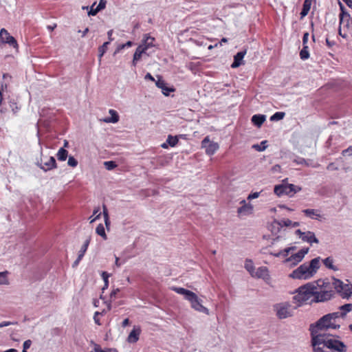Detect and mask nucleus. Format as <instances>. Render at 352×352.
I'll use <instances>...</instances> for the list:
<instances>
[{"instance_id":"25","label":"nucleus","mask_w":352,"mask_h":352,"mask_svg":"<svg viewBox=\"0 0 352 352\" xmlns=\"http://www.w3.org/2000/svg\"><path fill=\"white\" fill-rule=\"evenodd\" d=\"M339 311H336L338 313V316L340 319V318L344 317L349 312L352 311V304L348 303L344 305L339 307Z\"/></svg>"},{"instance_id":"34","label":"nucleus","mask_w":352,"mask_h":352,"mask_svg":"<svg viewBox=\"0 0 352 352\" xmlns=\"http://www.w3.org/2000/svg\"><path fill=\"white\" fill-rule=\"evenodd\" d=\"M244 267L252 276V275L255 271V268H254L253 262L251 260H246L245 262Z\"/></svg>"},{"instance_id":"1","label":"nucleus","mask_w":352,"mask_h":352,"mask_svg":"<svg viewBox=\"0 0 352 352\" xmlns=\"http://www.w3.org/2000/svg\"><path fill=\"white\" fill-rule=\"evenodd\" d=\"M314 352H346V346L332 335H311Z\"/></svg>"},{"instance_id":"42","label":"nucleus","mask_w":352,"mask_h":352,"mask_svg":"<svg viewBox=\"0 0 352 352\" xmlns=\"http://www.w3.org/2000/svg\"><path fill=\"white\" fill-rule=\"evenodd\" d=\"M274 193L278 196H281L285 194V186L284 185H278L274 187Z\"/></svg>"},{"instance_id":"14","label":"nucleus","mask_w":352,"mask_h":352,"mask_svg":"<svg viewBox=\"0 0 352 352\" xmlns=\"http://www.w3.org/2000/svg\"><path fill=\"white\" fill-rule=\"evenodd\" d=\"M0 41L3 43H8L15 49L18 48L16 40L4 28L0 30Z\"/></svg>"},{"instance_id":"9","label":"nucleus","mask_w":352,"mask_h":352,"mask_svg":"<svg viewBox=\"0 0 352 352\" xmlns=\"http://www.w3.org/2000/svg\"><path fill=\"white\" fill-rule=\"evenodd\" d=\"M308 252L309 248L301 249L298 252L293 254L290 256L286 258L283 263L287 267H295L302 261L305 256L308 253Z\"/></svg>"},{"instance_id":"4","label":"nucleus","mask_w":352,"mask_h":352,"mask_svg":"<svg viewBox=\"0 0 352 352\" xmlns=\"http://www.w3.org/2000/svg\"><path fill=\"white\" fill-rule=\"evenodd\" d=\"M321 258L318 256L311 259L309 263H304L294 270L289 277L294 279L307 280L312 278L320 267Z\"/></svg>"},{"instance_id":"52","label":"nucleus","mask_w":352,"mask_h":352,"mask_svg":"<svg viewBox=\"0 0 352 352\" xmlns=\"http://www.w3.org/2000/svg\"><path fill=\"white\" fill-rule=\"evenodd\" d=\"M106 0H100L98 5L96 6L98 8V10H103L106 6Z\"/></svg>"},{"instance_id":"36","label":"nucleus","mask_w":352,"mask_h":352,"mask_svg":"<svg viewBox=\"0 0 352 352\" xmlns=\"http://www.w3.org/2000/svg\"><path fill=\"white\" fill-rule=\"evenodd\" d=\"M311 3L309 0H305L303 3V8L300 12L301 16H306L310 10Z\"/></svg>"},{"instance_id":"61","label":"nucleus","mask_w":352,"mask_h":352,"mask_svg":"<svg viewBox=\"0 0 352 352\" xmlns=\"http://www.w3.org/2000/svg\"><path fill=\"white\" fill-rule=\"evenodd\" d=\"M7 87H8V86H7V85H6V83H3V82L1 83V84H0V94H2V93H3V91L5 89H7Z\"/></svg>"},{"instance_id":"10","label":"nucleus","mask_w":352,"mask_h":352,"mask_svg":"<svg viewBox=\"0 0 352 352\" xmlns=\"http://www.w3.org/2000/svg\"><path fill=\"white\" fill-rule=\"evenodd\" d=\"M335 291L342 298H349L352 296V284L344 283L342 280L336 278Z\"/></svg>"},{"instance_id":"53","label":"nucleus","mask_w":352,"mask_h":352,"mask_svg":"<svg viewBox=\"0 0 352 352\" xmlns=\"http://www.w3.org/2000/svg\"><path fill=\"white\" fill-rule=\"evenodd\" d=\"M260 195V192H253L252 194H250L248 196V200H252V199H256L259 197Z\"/></svg>"},{"instance_id":"35","label":"nucleus","mask_w":352,"mask_h":352,"mask_svg":"<svg viewBox=\"0 0 352 352\" xmlns=\"http://www.w3.org/2000/svg\"><path fill=\"white\" fill-rule=\"evenodd\" d=\"M96 232L98 235L102 236L103 239L106 240L107 239V234L105 233L104 227L102 223L99 224L96 227Z\"/></svg>"},{"instance_id":"48","label":"nucleus","mask_w":352,"mask_h":352,"mask_svg":"<svg viewBox=\"0 0 352 352\" xmlns=\"http://www.w3.org/2000/svg\"><path fill=\"white\" fill-rule=\"evenodd\" d=\"M105 168L109 170H113L114 168L116 167V164L113 161H107L104 163Z\"/></svg>"},{"instance_id":"32","label":"nucleus","mask_w":352,"mask_h":352,"mask_svg":"<svg viewBox=\"0 0 352 352\" xmlns=\"http://www.w3.org/2000/svg\"><path fill=\"white\" fill-rule=\"evenodd\" d=\"M89 242H90V239H87L83 245H82L80 251L78 252V257H79V259H82L85 254V252H87V248H88V246H89Z\"/></svg>"},{"instance_id":"17","label":"nucleus","mask_w":352,"mask_h":352,"mask_svg":"<svg viewBox=\"0 0 352 352\" xmlns=\"http://www.w3.org/2000/svg\"><path fill=\"white\" fill-rule=\"evenodd\" d=\"M293 162L296 164L303 165L305 166H311L313 168H317L319 166V164L318 163L314 162L311 160H306L301 157H296L293 160Z\"/></svg>"},{"instance_id":"46","label":"nucleus","mask_w":352,"mask_h":352,"mask_svg":"<svg viewBox=\"0 0 352 352\" xmlns=\"http://www.w3.org/2000/svg\"><path fill=\"white\" fill-rule=\"evenodd\" d=\"M278 224L280 226L289 227V226H292V221L291 220H289V219H283L279 221Z\"/></svg>"},{"instance_id":"40","label":"nucleus","mask_w":352,"mask_h":352,"mask_svg":"<svg viewBox=\"0 0 352 352\" xmlns=\"http://www.w3.org/2000/svg\"><path fill=\"white\" fill-rule=\"evenodd\" d=\"M101 276L104 280V286L102 287V290H104L107 289L109 287V278L110 276V274L107 273V272H102L101 274Z\"/></svg>"},{"instance_id":"60","label":"nucleus","mask_w":352,"mask_h":352,"mask_svg":"<svg viewBox=\"0 0 352 352\" xmlns=\"http://www.w3.org/2000/svg\"><path fill=\"white\" fill-rule=\"evenodd\" d=\"M104 224H105V226L107 228V230H109V227H110V220H109V217H106V218H104Z\"/></svg>"},{"instance_id":"8","label":"nucleus","mask_w":352,"mask_h":352,"mask_svg":"<svg viewBox=\"0 0 352 352\" xmlns=\"http://www.w3.org/2000/svg\"><path fill=\"white\" fill-rule=\"evenodd\" d=\"M274 310L279 319H285L293 315V308L289 302H283L274 305Z\"/></svg>"},{"instance_id":"45","label":"nucleus","mask_w":352,"mask_h":352,"mask_svg":"<svg viewBox=\"0 0 352 352\" xmlns=\"http://www.w3.org/2000/svg\"><path fill=\"white\" fill-rule=\"evenodd\" d=\"M266 142H267L266 141H263V142H261L260 145L259 144H254L252 146V148L256 149L258 151H263L267 147V146L265 145Z\"/></svg>"},{"instance_id":"22","label":"nucleus","mask_w":352,"mask_h":352,"mask_svg":"<svg viewBox=\"0 0 352 352\" xmlns=\"http://www.w3.org/2000/svg\"><path fill=\"white\" fill-rule=\"evenodd\" d=\"M109 113L111 115V117L104 118L101 121L105 123H117L119 121V116L116 111L109 109Z\"/></svg>"},{"instance_id":"28","label":"nucleus","mask_w":352,"mask_h":352,"mask_svg":"<svg viewBox=\"0 0 352 352\" xmlns=\"http://www.w3.org/2000/svg\"><path fill=\"white\" fill-rule=\"evenodd\" d=\"M265 119L266 116L265 115L256 114L252 117L251 120L255 126L260 127L265 121Z\"/></svg>"},{"instance_id":"16","label":"nucleus","mask_w":352,"mask_h":352,"mask_svg":"<svg viewBox=\"0 0 352 352\" xmlns=\"http://www.w3.org/2000/svg\"><path fill=\"white\" fill-rule=\"evenodd\" d=\"M241 206L237 209V213L239 216H248L253 213L254 208L253 206L247 203L245 200L240 201Z\"/></svg>"},{"instance_id":"49","label":"nucleus","mask_w":352,"mask_h":352,"mask_svg":"<svg viewBox=\"0 0 352 352\" xmlns=\"http://www.w3.org/2000/svg\"><path fill=\"white\" fill-rule=\"evenodd\" d=\"M133 45V43L131 41H127L126 43L124 44H122V45H120L117 50H116V52H119L120 50H123L124 48H128V47H130Z\"/></svg>"},{"instance_id":"20","label":"nucleus","mask_w":352,"mask_h":352,"mask_svg":"<svg viewBox=\"0 0 352 352\" xmlns=\"http://www.w3.org/2000/svg\"><path fill=\"white\" fill-rule=\"evenodd\" d=\"M155 85L158 88L162 89L163 94L165 96H168L170 92L174 91L173 88L168 87L165 81L160 78L156 81Z\"/></svg>"},{"instance_id":"12","label":"nucleus","mask_w":352,"mask_h":352,"mask_svg":"<svg viewBox=\"0 0 352 352\" xmlns=\"http://www.w3.org/2000/svg\"><path fill=\"white\" fill-rule=\"evenodd\" d=\"M201 148L205 149L207 155H212L219 149V145L217 142L211 141L209 136H206L201 141Z\"/></svg>"},{"instance_id":"38","label":"nucleus","mask_w":352,"mask_h":352,"mask_svg":"<svg viewBox=\"0 0 352 352\" xmlns=\"http://www.w3.org/2000/svg\"><path fill=\"white\" fill-rule=\"evenodd\" d=\"M285 113L284 112H281V111L276 112L274 114H273L270 117V120L271 121L280 120L283 119V118L285 117Z\"/></svg>"},{"instance_id":"15","label":"nucleus","mask_w":352,"mask_h":352,"mask_svg":"<svg viewBox=\"0 0 352 352\" xmlns=\"http://www.w3.org/2000/svg\"><path fill=\"white\" fill-rule=\"evenodd\" d=\"M252 277L256 278H261L264 280L266 283H268L270 280V275L269 273V270L267 267L262 266L258 267L256 270H255Z\"/></svg>"},{"instance_id":"18","label":"nucleus","mask_w":352,"mask_h":352,"mask_svg":"<svg viewBox=\"0 0 352 352\" xmlns=\"http://www.w3.org/2000/svg\"><path fill=\"white\" fill-rule=\"evenodd\" d=\"M141 333V329L140 327H133L132 331L130 332L127 338V341L129 343H135L138 340Z\"/></svg>"},{"instance_id":"33","label":"nucleus","mask_w":352,"mask_h":352,"mask_svg":"<svg viewBox=\"0 0 352 352\" xmlns=\"http://www.w3.org/2000/svg\"><path fill=\"white\" fill-rule=\"evenodd\" d=\"M8 274L9 272L4 271L0 272V285H9V280H8Z\"/></svg>"},{"instance_id":"47","label":"nucleus","mask_w":352,"mask_h":352,"mask_svg":"<svg viewBox=\"0 0 352 352\" xmlns=\"http://www.w3.org/2000/svg\"><path fill=\"white\" fill-rule=\"evenodd\" d=\"M67 164L73 168L76 167L78 161L73 156H69L67 161Z\"/></svg>"},{"instance_id":"11","label":"nucleus","mask_w":352,"mask_h":352,"mask_svg":"<svg viewBox=\"0 0 352 352\" xmlns=\"http://www.w3.org/2000/svg\"><path fill=\"white\" fill-rule=\"evenodd\" d=\"M37 166L44 171L52 170L56 167V162L54 157L42 155L36 163Z\"/></svg>"},{"instance_id":"31","label":"nucleus","mask_w":352,"mask_h":352,"mask_svg":"<svg viewBox=\"0 0 352 352\" xmlns=\"http://www.w3.org/2000/svg\"><path fill=\"white\" fill-rule=\"evenodd\" d=\"M68 156V151L64 148H60L56 154L57 159L59 161H65Z\"/></svg>"},{"instance_id":"63","label":"nucleus","mask_w":352,"mask_h":352,"mask_svg":"<svg viewBox=\"0 0 352 352\" xmlns=\"http://www.w3.org/2000/svg\"><path fill=\"white\" fill-rule=\"evenodd\" d=\"M308 38H309V33H307V32L305 33L303 35V38H302L303 44H305L307 42Z\"/></svg>"},{"instance_id":"13","label":"nucleus","mask_w":352,"mask_h":352,"mask_svg":"<svg viewBox=\"0 0 352 352\" xmlns=\"http://www.w3.org/2000/svg\"><path fill=\"white\" fill-rule=\"evenodd\" d=\"M296 234L302 241L307 242L310 245L319 243L318 239L316 237L315 234L313 232H302L300 230H297L296 231Z\"/></svg>"},{"instance_id":"6","label":"nucleus","mask_w":352,"mask_h":352,"mask_svg":"<svg viewBox=\"0 0 352 352\" xmlns=\"http://www.w3.org/2000/svg\"><path fill=\"white\" fill-rule=\"evenodd\" d=\"M171 289L177 294L182 295L184 299L190 302V307L192 309L206 315L210 314L209 309L202 305V300L200 299L195 292L178 287H172Z\"/></svg>"},{"instance_id":"50","label":"nucleus","mask_w":352,"mask_h":352,"mask_svg":"<svg viewBox=\"0 0 352 352\" xmlns=\"http://www.w3.org/2000/svg\"><path fill=\"white\" fill-rule=\"evenodd\" d=\"M95 6H96V3H94L91 6L90 10L88 12V14L89 16H95L98 12L100 11V10H98V8L97 7L94 8Z\"/></svg>"},{"instance_id":"5","label":"nucleus","mask_w":352,"mask_h":352,"mask_svg":"<svg viewBox=\"0 0 352 352\" xmlns=\"http://www.w3.org/2000/svg\"><path fill=\"white\" fill-rule=\"evenodd\" d=\"M315 285L313 282L307 283L296 289L293 296V302L296 307H300L304 304L315 302L312 300L316 296Z\"/></svg>"},{"instance_id":"23","label":"nucleus","mask_w":352,"mask_h":352,"mask_svg":"<svg viewBox=\"0 0 352 352\" xmlns=\"http://www.w3.org/2000/svg\"><path fill=\"white\" fill-rule=\"evenodd\" d=\"M155 38L148 35H145L142 43L139 45V47H143L144 51L146 52L147 50L150 47L154 46L153 42Z\"/></svg>"},{"instance_id":"56","label":"nucleus","mask_w":352,"mask_h":352,"mask_svg":"<svg viewBox=\"0 0 352 352\" xmlns=\"http://www.w3.org/2000/svg\"><path fill=\"white\" fill-rule=\"evenodd\" d=\"M124 263H122V259L117 256H115V265L118 267H120Z\"/></svg>"},{"instance_id":"55","label":"nucleus","mask_w":352,"mask_h":352,"mask_svg":"<svg viewBox=\"0 0 352 352\" xmlns=\"http://www.w3.org/2000/svg\"><path fill=\"white\" fill-rule=\"evenodd\" d=\"M118 292H120V289L118 288H116L115 289H113L111 294H110V298L111 299H116V297H117V294H118Z\"/></svg>"},{"instance_id":"43","label":"nucleus","mask_w":352,"mask_h":352,"mask_svg":"<svg viewBox=\"0 0 352 352\" xmlns=\"http://www.w3.org/2000/svg\"><path fill=\"white\" fill-rule=\"evenodd\" d=\"M300 58L302 60H306L309 58V54L308 51V47L304 46L300 52Z\"/></svg>"},{"instance_id":"24","label":"nucleus","mask_w":352,"mask_h":352,"mask_svg":"<svg viewBox=\"0 0 352 352\" xmlns=\"http://www.w3.org/2000/svg\"><path fill=\"white\" fill-rule=\"evenodd\" d=\"M146 53L143 47L138 46L133 54L132 65L136 66L138 62L141 60L142 55Z\"/></svg>"},{"instance_id":"19","label":"nucleus","mask_w":352,"mask_h":352,"mask_svg":"<svg viewBox=\"0 0 352 352\" xmlns=\"http://www.w3.org/2000/svg\"><path fill=\"white\" fill-rule=\"evenodd\" d=\"M246 50H243L236 53V54L234 56V61L231 65L232 68H236L243 64V59L246 54Z\"/></svg>"},{"instance_id":"44","label":"nucleus","mask_w":352,"mask_h":352,"mask_svg":"<svg viewBox=\"0 0 352 352\" xmlns=\"http://www.w3.org/2000/svg\"><path fill=\"white\" fill-rule=\"evenodd\" d=\"M166 142L170 146H175L177 142L178 139L175 136L168 135Z\"/></svg>"},{"instance_id":"7","label":"nucleus","mask_w":352,"mask_h":352,"mask_svg":"<svg viewBox=\"0 0 352 352\" xmlns=\"http://www.w3.org/2000/svg\"><path fill=\"white\" fill-rule=\"evenodd\" d=\"M341 12L339 14L340 25L338 28V34L342 38H347V34L342 32V30L346 29L352 31V17L346 12L344 7L340 4Z\"/></svg>"},{"instance_id":"26","label":"nucleus","mask_w":352,"mask_h":352,"mask_svg":"<svg viewBox=\"0 0 352 352\" xmlns=\"http://www.w3.org/2000/svg\"><path fill=\"white\" fill-rule=\"evenodd\" d=\"M285 186V194L292 196L294 194L301 190V187L294 184H287Z\"/></svg>"},{"instance_id":"30","label":"nucleus","mask_w":352,"mask_h":352,"mask_svg":"<svg viewBox=\"0 0 352 352\" xmlns=\"http://www.w3.org/2000/svg\"><path fill=\"white\" fill-rule=\"evenodd\" d=\"M111 309V305L110 302H108L107 304V309H103L101 312L100 311H96L94 316V320L96 324L98 325H101V322L100 321V319L98 318V316H102L104 315L107 311H110Z\"/></svg>"},{"instance_id":"27","label":"nucleus","mask_w":352,"mask_h":352,"mask_svg":"<svg viewBox=\"0 0 352 352\" xmlns=\"http://www.w3.org/2000/svg\"><path fill=\"white\" fill-rule=\"evenodd\" d=\"M295 247H289L286 248L283 250H281L277 252H271L270 254L275 256V257H283V258H287L289 252L294 250H295Z\"/></svg>"},{"instance_id":"41","label":"nucleus","mask_w":352,"mask_h":352,"mask_svg":"<svg viewBox=\"0 0 352 352\" xmlns=\"http://www.w3.org/2000/svg\"><path fill=\"white\" fill-rule=\"evenodd\" d=\"M101 213L100 212V208L97 207L94 210L93 215L90 217V223H93L100 218Z\"/></svg>"},{"instance_id":"3","label":"nucleus","mask_w":352,"mask_h":352,"mask_svg":"<svg viewBox=\"0 0 352 352\" xmlns=\"http://www.w3.org/2000/svg\"><path fill=\"white\" fill-rule=\"evenodd\" d=\"M336 278H332L331 280L319 279L317 281L314 282V284H316V296L312 300L315 302H322L333 298L336 292Z\"/></svg>"},{"instance_id":"64","label":"nucleus","mask_w":352,"mask_h":352,"mask_svg":"<svg viewBox=\"0 0 352 352\" xmlns=\"http://www.w3.org/2000/svg\"><path fill=\"white\" fill-rule=\"evenodd\" d=\"M129 320L128 318H126L122 321V326L123 327H126L127 325H129Z\"/></svg>"},{"instance_id":"54","label":"nucleus","mask_w":352,"mask_h":352,"mask_svg":"<svg viewBox=\"0 0 352 352\" xmlns=\"http://www.w3.org/2000/svg\"><path fill=\"white\" fill-rule=\"evenodd\" d=\"M17 322H10V321H3L0 323V329L4 327H8L12 324H16Z\"/></svg>"},{"instance_id":"29","label":"nucleus","mask_w":352,"mask_h":352,"mask_svg":"<svg viewBox=\"0 0 352 352\" xmlns=\"http://www.w3.org/2000/svg\"><path fill=\"white\" fill-rule=\"evenodd\" d=\"M321 261L327 268L333 271H338L339 270V268L334 265V260L332 257L329 256L324 259H321Z\"/></svg>"},{"instance_id":"37","label":"nucleus","mask_w":352,"mask_h":352,"mask_svg":"<svg viewBox=\"0 0 352 352\" xmlns=\"http://www.w3.org/2000/svg\"><path fill=\"white\" fill-rule=\"evenodd\" d=\"M109 44V41H107V42H105L103 43V45L102 46H100L99 48H98V52H99V61L100 62L101 61V58L102 56L104 54V53L106 52L107 50V47Z\"/></svg>"},{"instance_id":"57","label":"nucleus","mask_w":352,"mask_h":352,"mask_svg":"<svg viewBox=\"0 0 352 352\" xmlns=\"http://www.w3.org/2000/svg\"><path fill=\"white\" fill-rule=\"evenodd\" d=\"M32 344V341L30 340H27L23 342V349H28Z\"/></svg>"},{"instance_id":"51","label":"nucleus","mask_w":352,"mask_h":352,"mask_svg":"<svg viewBox=\"0 0 352 352\" xmlns=\"http://www.w3.org/2000/svg\"><path fill=\"white\" fill-rule=\"evenodd\" d=\"M91 352H116V351L111 349H108L107 351L102 350L98 345H96L94 350Z\"/></svg>"},{"instance_id":"58","label":"nucleus","mask_w":352,"mask_h":352,"mask_svg":"<svg viewBox=\"0 0 352 352\" xmlns=\"http://www.w3.org/2000/svg\"><path fill=\"white\" fill-rule=\"evenodd\" d=\"M342 154L344 155L348 154V155H352V146H349L347 149H345L342 151Z\"/></svg>"},{"instance_id":"62","label":"nucleus","mask_w":352,"mask_h":352,"mask_svg":"<svg viewBox=\"0 0 352 352\" xmlns=\"http://www.w3.org/2000/svg\"><path fill=\"white\" fill-rule=\"evenodd\" d=\"M145 79L146 80H152V81L155 80V78H153V76L150 73H147L146 74Z\"/></svg>"},{"instance_id":"21","label":"nucleus","mask_w":352,"mask_h":352,"mask_svg":"<svg viewBox=\"0 0 352 352\" xmlns=\"http://www.w3.org/2000/svg\"><path fill=\"white\" fill-rule=\"evenodd\" d=\"M302 212L305 214V215L311 219L320 220L322 217L320 212L318 210L315 209H305L302 210Z\"/></svg>"},{"instance_id":"39","label":"nucleus","mask_w":352,"mask_h":352,"mask_svg":"<svg viewBox=\"0 0 352 352\" xmlns=\"http://www.w3.org/2000/svg\"><path fill=\"white\" fill-rule=\"evenodd\" d=\"M133 256V255L129 254V250L126 249L122 252L121 259L122 263H125L128 260L131 259Z\"/></svg>"},{"instance_id":"59","label":"nucleus","mask_w":352,"mask_h":352,"mask_svg":"<svg viewBox=\"0 0 352 352\" xmlns=\"http://www.w3.org/2000/svg\"><path fill=\"white\" fill-rule=\"evenodd\" d=\"M102 209H103L102 213H103L104 218L109 217L108 210L105 205H103Z\"/></svg>"},{"instance_id":"2","label":"nucleus","mask_w":352,"mask_h":352,"mask_svg":"<svg viewBox=\"0 0 352 352\" xmlns=\"http://www.w3.org/2000/svg\"><path fill=\"white\" fill-rule=\"evenodd\" d=\"M340 320L338 313L333 312L326 314L320 318L315 325L311 326V334L330 335L326 333L325 331L339 329L340 327Z\"/></svg>"}]
</instances>
